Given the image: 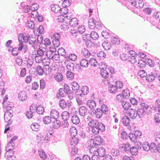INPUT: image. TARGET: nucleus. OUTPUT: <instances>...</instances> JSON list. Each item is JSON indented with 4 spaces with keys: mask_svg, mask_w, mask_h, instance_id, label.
<instances>
[{
    "mask_svg": "<svg viewBox=\"0 0 160 160\" xmlns=\"http://www.w3.org/2000/svg\"><path fill=\"white\" fill-rule=\"evenodd\" d=\"M52 120L51 117L47 116L43 118V121L44 124H48L51 122Z\"/></svg>",
    "mask_w": 160,
    "mask_h": 160,
    "instance_id": "obj_37",
    "label": "nucleus"
},
{
    "mask_svg": "<svg viewBox=\"0 0 160 160\" xmlns=\"http://www.w3.org/2000/svg\"><path fill=\"white\" fill-rule=\"evenodd\" d=\"M39 127V125L37 123H33L31 126V128L32 130L37 131Z\"/></svg>",
    "mask_w": 160,
    "mask_h": 160,
    "instance_id": "obj_45",
    "label": "nucleus"
},
{
    "mask_svg": "<svg viewBox=\"0 0 160 160\" xmlns=\"http://www.w3.org/2000/svg\"><path fill=\"white\" fill-rule=\"evenodd\" d=\"M130 57V56L129 55L128 52L127 53H122L120 57L121 59L123 61H128Z\"/></svg>",
    "mask_w": 160,
    "mask_h": 160,
    "instance_id": "obj_43",
    "label": "nucleus"
},
{
    "mask_svg": "<svg viewBox=\"0 0 160 160\" xmlns=\"http://www.w3.org/2000/svg\"><path fill=\"white\" fill-rule=\"evenodd\" d=\"M45 51H44L42 49H41L40 48L38 49L37 51V55L38 56L42 57L43 56L44 53Z\"/></svg>",
    "mask_w": 160,
    "mask_h": 160,
    "instance_id": "obj_54",
    "label": "nucleus"
},
{
    "mask_svg": "<svg viewBox=\"0 0 160 160\" xmlns=\"http://www.w3.org/2000/svg\"><path fill=\"white\" fill-rule=\"evenodd\" d=\"M28 42H29L30 44L32 45V46H33V45H36L37 44L35 38H30V37H29Z\"/></svg>",
    "mask_w": 160,
    "mask_h": 160,
    "instance_id": "obj_51",
    "label": "nucleus"
},
{
    "mask_svg": "<svg viewBox=\"0 0 160 160\" xmlns=\"http://www.w3.org/2000/svg\"><path fill=\"white\" fill-rule=\"evenodd\" d=\"M65 92L62 88H60L59 89L58 93L56 94V97L58 99H60L61 97H63L65 96Z\"/></svg>",
    "mask_w": 160,
    "mask_h": 160,
    "instance_id": "obj_18",
    "label": "nucleus"
},
{
    "mask_svg": "<svg viewBox=\"0 0 160 160\" xmlns=\"http://www.w3.org/2000/svg\"><path fill=\"white\" fill-rule=\"evenodd\" d=\"M14 107V104L12 102H8L6 106V110H10Z\"/></svg>",
    "mask_w": 160,
    "mask_h": 160,
    "instance_id": "obj_59",
    "label": "nucleus"
},
{
    "mask_svg": "<svg viewBox=\"0 0 160 160\" xmlns=\"http://www.w3.org/2000/svg\"><path fill=\"white\" fill-rule=\"evenodd\" d=\"M129 137L130 140L133 142H137V140L138 139V138L135 135V134H134L133 133H130Z\"/></svg>",
    "mask_w": 160,
    "mask_h": 160,
    "instance_id": "obj_40",
    "label": "nucleus"
},
{
    "mask_svg": "<svg viewBox=\"0 0 160 160\" xmlns=\"http://www.w3.org/2000/svg\"><path fill=\"white\" fill-rule=\"evenodd\" d=\"M96 20L93 18H90L88 21V25L89 28L91 29H94L95 28Z\"/></svg>",
    "mask_w": 160,
    "mask_h": 160,
    "instance_id": "obj_16",
    "label": "nucleus"
},
{
    "mask_svg": "<svg viewBox=\"0 0 160 160\" xmlns=\"http://www.w3.org/2000/svg\"><path fill=\"white\" fill-rule=\"evenodd\" d=\"M120 148L122 152L128 153H129V150L130 149V145L129 144H122L120 146Z\"/></svg>",
    "mask_w": 160,
    "mask_h": 160,
    "instance_id": "obj_10",
    "label": "nucleus"
},
{
    "mask_svg": "<svg viewBox=\"0 0 160 160\" xmlns=\"http://www.w3.org/2000/svg\"><path fill=\"white\" fill-rule=\"evenodd\" d=\"M62 1V6L64 7H67L70 5L72 1L71 0H65Z\"/></svg>",
    "mask_w": 160,
    "mask_h": 160,
    "instance_id": "obj_57",
    "label": "nucleus"
},
{
    "mask_svg": "<svg viewBox=\"0 0 160 160\" xmlns=\"http://www.w3.org/2000/svg\"><path fill=\"white\" fill-rule=\"evenodd\" d=\"M128 115L131 118L134 119L138 116L137 111L135 109L131 108L129 110Z\"/></svg>",
    "mask_w": 160,
    "mask_h": 160,
    "instance_id": "obj_11",
    "label": "nucleus"
},
{
    "mask_svg": "<svg viewBox=\"0 0 160 160\" xmlns=\"http://www.w3.org/2000/svg\"><path fill=\"white\" fill-rule=\"evenodd\" d=\"M154 122L155 123L160 122V114L156 113L154 115Z\"/></svg>",
    "mask_w": 160,
    "mask_h": 160,
    "instance_id": "obj_63",
    "label": "nucleus"
},
{
    "mask_svg": "<svg viewBox=\"0 0 160 160\" xmlns=\"http://www.w3.org/2000/svg\"><path fill=\"white\" fill-rule=\"evenodd\" d=\"M150 150L152 152H157V145L154 143H152L150 145Z\"/></svg>",
    "mask_w": 160,
    "mask_h": 160,
    "instance_id": "obj_35",
    "label": "nucleus"
},
{
    "mask_svg": "<svg viewBox=\"0 0 160 160\" xmlns=\"http://www.w3.org/2000/svg\"><path fill=\"white\" fill-rule=\"evenodd\" d=\"M80 65L82 67L87 68L88 65V62L86 59H82L80 62Z\"/></svg>",
    "mask_w": 160,
    "mask_h": 160,
    "instance_id": "obj_30",
    "label": "nucleus"
},
{
    "mask_svg": "<svg viewBox=\"0 0 160 160\" xmlns=\"http://www.w3.org/2000/svg\"><path fill=\"white\" fill-rule=\"evenodd\" d=\"M78 150L77 148L73 146L71 148V155L72 156H74L77 153Z\"/></svg>",
    "mask_w": 160,
    "mask_h": 160,
    "instance_id": "obj_60",
    "label": "nucleus"
},
{
    "mask_svg": "<svg viewBox=\"0 0 160 160\" xmlns=\"http://www.w3.org/2000/svg\"><path fill=\"white\" fill-rule=\"evenodd\" d=\"M71 85L72 86V88L73 91L78 90L79 89V86L76 82H72Z\"/></svg>",
    "mask_w": 160,
    "mask_h": 160,
    "instance_id": "obj_41",
    "label": "nucleus"
},
{
    "mask_svg": "<svg viewBox=\"0 0 160 160\" xmlns=\"http://www.w3.org/2000/svg\"><path fill=\"white\" fill-rule=\"evenodd\" d=\"M39 153L40 157L42 159L44 160L46 158V154L45 152L42 150L41 149L38 151Z\"/></svg>",
    "mask_w": 160,
    "mask_h": 160,
    "instance_id": "obj_47",
    "label": "nucleus"
},
{
    "mask_svg": "<svg viewBox=\"0 0 160 160\" xmlns=\"http://www.w3.org/2000/svg\"><path fill=\"white\" fill-rule=\"evenodd\" d=\"M23 35L24 34L22 33H20L18 35V39L20 43L18 45L19 47L18 49L19 50V51H21L22 48V46H23V41H22V37Z\"/></svg>",
    "mask_w": 160,
    "mask_h": 160,
    "instance_id": "obj_23",
    "label": "nucleus"
},
{
    "mask_svg": "<svg viewBox=\"0 0 160 160\" xmlns=\"http://www.w3.org/2000/svg\"><path fill=\"white\" fill-rule=\"evenodd\" d=\"M88 125L92 127V131L95 134H98L100 132H102L105 130V126L103 124L92 119L90 121Z\"/></svg>",
    "mask_w": 160,
    "mask_h": 160,
    "instance_id": "obj_1",
    "label": "nucleus"
},
{
    "mask_svg": "<svg viewBox=\"0 0 160 160\" xmlns=\"http://www.w3.org/2000/svg\"><path fill=\"white\" fill-rule=\"evenodd\" d=\"M97 151L98 153V156L100 157H104L106 153L105 149L102 147L98 148L97 149Z\"/></svg>",
    "mask_w": 160,
    "mask_h": 160,
    "instance_id": "obj_15",
    "label": "nucleus"
},
{
    "mask_svg": "<svg viewBox=\"0 0 160 160\" xmlns=\"http://www.w3.org/2000/svg\"><path fill=\"white\" fill-rule=\"evenodd\" d=\"M143 150L146 151L150 150V145L147 142L144 145L142 146Z\"/></svg>",
    "mask_w": 160,
    "mask_h": 160,
    "instance_id": "obj_62",
    "label": "nucleus"
},
{
    "mask_svg": "<svg viewBox=\"0 0 160 160\" xmlns=\"http://www.w3.org/2000/svg\"><path fill=\"white\" fill-rule=\"evenodd\" d=\"M138 75L141 78L146 77L147 75V72L144 70H140L138 72Z\"/></svg>",
    "mask_w": 160,
    "mask_h": 160,
    "instance_id": "obj_56",
    "label": "nucleus"
},
{
    "mask_svg": "<svg viewBox=\"0 0 160 160\" xmlns=\"http://www.w3.org/2000/svg\"><path fill=\"white\" fill-rule=\"evenodd\" d=\"M101 75L102 77L105 78H108L109 77V74L107 71L105 70H101Z\"/></svg>",
    "mask_w": 160,
    "mask_h": 160,
    "instance_id": "obj_50",
    "label": "nucleus"
},
{
    "mask_svg": "<svg viewBox=\"0 0 160 160\" xmlns=\"http://www.w3.org/2000/svg\"><path fill=\"white\" fill-rule=\"evenodd\" d=\"M121 104L123 108L126 110L129 109L131 106L130 103L126 101H123Z\"/></svg>",
    "mask_w": 160,
    "mask_h": 160,
    "instance_id": "obj_25",
    "label": "nucleus"
},
{
    "mask_svg": "<svg viewBox=\"0 0 160 160\" xmlns=\"http://www.w3.org/2000/svg\"><path fill=\"white\" fill-rule=\"evenodd\" d=\"M137 146H138V145H137L136 147L130 148V149L129 150V153L130 152L132 155H137L138 152Z\"/></svg>",
    "mask_w": 160,
    "mask_h": 160,
    "instance_id": "obj_33",
    "label": "nucleus"
},
{
    "mask_svg": "<svg viewBox=\"0 0 160 160\" xmlns=\"http://www.w3.org/2000/svg\"><path fill=\"white\" fill-rule=\"evenodd\" d=\"M55 79L57 81L59 82L62 80L63 76L61 73H58L55 76Z\"/></svg>",
    "mask_w": 160,
    "mask_h": 160,
    "instance_id": "obj_58",
    "label": "nucleus"
},
{
    "mask_svg": "<svg viewBox=\"0 0 160 160\" xmlns=\"http://www.w3.org/2000/svg\"><path fill=\"white\" fill-rule=\"evenodd\" d=\"M153 17L160 21V12H156L154 13L153 15Z\"/></svg>",
    "mask_w": 160,
    "mask_h": 160,
    "instance_id": "obj_64",
    "label": "nucleus"
},
{
    "mask_svg": "<svg viewBox=\"0 0 160 160\" xmlns=\"http://www.w3.org/2000/svg\"><path fill=\"white\" fill-rule=\"evenodd\" d=\"M79 112L81 116L83 117V118L87 115L88 113L87 108L83 106H81L79 108Z\"/></svg>",
    "mask_w": 160,
    "mask_h": 160,
    "instance_id": "obj_7",
    "label": "nucleus"
},
{
    "mask_svg": "<svg viewBox=\"0 0 160 160\" xmlns=\"http://www.w3.org/2000/svg\"><path fill=\"white\" fill-rule=\"evenodd\" d=\"M101 110L103 114H107L108 112V107L104 104L101 106Z\"/></svg>",
    "mask_w": 160,
    "mask_h": 160,
    "instance_id": "obj_36",
    "label": "nucleus"
},
{
    "mask_svg": "<svg viewBox=\"0 0 160 160\" xmlns=\"http://www.w3.org/2000/svg\"><path fill=\"white\" fill-rule=\"evenodd\" d=\"M71 121L74 124L76 125L78 124L80 122L79 118L76 115H74L72 116Z\"/></svg>",
    "mask_w": 160,
    "mask_h": 160,
    "instance_id": "obj_21",
    "label": "nucleus"
},
{
    "mask_svg": "<svg viewBox=\"0 0 160 160\" xmlns=\"http://www.w3.org/2000/svg\"><path fill=\"white\" fill-rule=\"evenodd\" d=\"M52 127L55 129L58 128L61 125V122L59 119H54L52 120Z\"/></svg>",
    "mask_w": 160,
    "mask_h": 160,
    "instance_id": "obj_14",
    "label": "nucleus"
},
{
    "mask_svg": "<svg viewBox=\"0 0 160 160\" xmlns=\"http://www.w3.org/2000/svg\"><path fill=\"white\" fill-rule=\"evenodd\" d=\"M62 88L65 91L66 94H71L72 92V91L70 89L69 86L67 84H64V88Z\"/></svg>",
    "mask_w": 160,
    "mask_h": 160,
    "instance_id": "obj_27",
    "label": "nucleus"
},
{
    "mask_svg": "<svg viewBox=\"0 0 160 160\" xmlns=\"http://www.w3.org/2000/svg\"><path fill=\"white\" fill-rule=\"evenodd\" d=\"M108 91L111 93H114L117 91V88L114 85L110 84L108 88Z\"/></svg>",
    "mask_w": 160,
    "mask_h": 160,
    "instance_id": "obj_26",
    "label": "nucleus"
},
{
    "mask_svg": "<svg viewBox=\"0 0 160 160\" xmlns=\"http://www.w3.org/2000/svg\"><path fill=\"white\" fill-rule=\"evenodd\" d=\"M62 118L64 122L66 123V127L68 126V121L69 118V113L67 111H63L62 114Z\"/></svg>",
    "mask_w": 160,
    "mask_h": 160,
    "instance_id": "obj_5",
    "label": "nucleus"
},
{
    "mask_svg": "<svg viewBox=\"0 0 160 160\" xmlns=\"http://www.w3.org/2000/svg\"><path fill=\"white\" fill-rule=\"evenodd\" d=\"M74 65L73 63L69 62L67 66V68L68 70V71H74Z\"/></svg>",
    "mask_w": 160,
    "mask_h": 160,
    "instance_id": "obj_42",
    "label": "nucleus"
},
{
    "mask_svg": "<svg viewBox=\"0 0 160 160\" xmlns=\"http://www.w3.org/2000/svg\"><path fill=\"white\" fill-rule=\"evenodd\" d=\"M30 10L34 12L33 13L31 12V13L32 17H34V15H35V16L37 15V14H38V12L36 11V10L35 9V8H34V7L32 5L30 7Z\"/></svg>",
    "mask_w": 160,
    "mask_h": 160,
    "instance_id": "obj_53",
    "label": "nucleus"
},
{
    "mask_svg": "<svg viewBox=\"0 0 160 160\" xmlns=\"http://www.w3.org/2000/svg\"><path fill=\"white\" fill-rule=\"evenodd\" d=\"M69 24L72 27H76L78 25V20L76 18H72L69 21Z\"/></svg>",
    "mask_w": 160,
    "mask_h": 160,
    "instance_id": "obj_19",
    "label": "nucleus"
},
{
    "mask_svg": "<svg viewBox=\"0 0 160 160\" xmlns=\"http://www.w3.org/2000/svg\"><path fill=\"white\" fill-rule=\"evenodd\" d=\"M111 41L113 44H118L120 43L119 39L115 37H112L111 38Z\"/></svg>",
    "mask_w": 160,
    "mask_h": 160,
    "instance_id": "obj_55",
    "label": "nucleus"
},
{
    "mask_svg": "<svg viewBox=\"0 0 160 160\" xmlns=\"http://www.w3.org/2000/svg\"><path fill=\"white\" fill-rule=\"evenodd\" d=\"M70 133L72 137H75L77 135L76 128L74 127H71L70 129Z\"/></svg>",
    "mask_w": 160,
    "mask_h": 160,
    "instance_id": "obj_32",
    "label": "nucleus"
},
{
    "mask_svg": "<svg viewBox=\"0 0 160 160\" xmlns=\"http://www.w3.org/2000/svg\"><path fill=\"white\" fill-rule=\"evenodd\" d=\"M46 55L47 57L49 59H55L54 56H58V55L57 54L54 53V54L52 52V51H48L46 52Z\"/></svg>",
    "mask_w": 160,
    "mask_h": 160,
    "instance_id": "obj_28",
    "label": "nucleus"
},
{
    "mask_svg": "<svg viewBox=\"0 0 160 160\" xmlns=\"http://www.w3.org/2000/svg\"><path fill=\"white\" fill-rule=\"evenodd\" d=\"M72 103L70 101H68L67 102L63 99L61 100L59 102L60 107L62 109L67 108L68 109L71 108Z\"/></svg>",
    "mask_w": 160,
    "mask_h": 160,
    "instance_id": "obj_3",
    "label": "nucleus"
},
{
    "mask_svg": "<svg viewBox=\"0 0 160 160\" xmlns=\"http://www.w3.org/2000/svg\"><path fill=\"white\" fill-rule=\"evenodd\" d=\"M126 5L128 6H134L138 9L142 8L144 5V2L142 0H127L126 1Z\"/></svg>",
    "mask_w": 160,
    "mask_h": 160,
    "instance_id": "obj_2",
    "label": "nucleus"
},
{
    "mask_svg": "<svg viewBox=\"0 0 160 160\" xmlns=\"http://www.w3.org/2000/svg\"><path fill=\"white\" fill-rule=\"evenodd\" d=\"M103 140L100 136H98L97 137H96L94 138L93 141V144L94 145L92 146L91 147V148H92V147H93L94 146H96L100 145V144L102 143Z\"/></svg>",
    "mask_w": 160,
    "mask_h": 160,
    "instance_id": "obj_9",
    "label": "nucleus"
},
{
    "mask_svg": "<svg viewBox=\"0 0 160 160\" xmlns=\"http://www.w3.org/2000/svg\"><path fill=\"white\" fill-rule=\"evenodd\" d=\"M98 58L101 59H104L106 57L105 53L102 51H100L97 53Z\"/></svg>",
    "mask_w": 160,
    "mask_h": 160,
    "instance_id": "obj_31",
    "label": "nucleus"
},
{
    "mask_svg": "<svg viewBox=\"0 0 160 160\" xmlns=\"http://www.w3.org/2000/svg\"><path fill=\"white\" fill-rule=\"evenodd\" d=\"M141 108H144L145 111V115H150L152 112V109L149 106L144 102H142L140 103Z\"/></svg>",
    "mask_w": 160,
    "mask_h": 160,
    "instance_id": "obj_4",
    "label": "nucleus"
},
{
    "mask_svg": "<svg viewBox=\"0 0 160 160\" xmlns=\"http://www.w3.org/2000/svg\"><path fill=\"white\" fill-rule=\"evenodd\" d=\"M116 99L117 100H118V101L120 102L121 103L123 102V101H125V100L123 94L122 95L119 94L117 95L116 97Z\"/></svg>",
    "mask_w": 160,
    "mask_h": 160,
    "instance_id": "obj_52",
    "label": "nucleus"
},
{
    "mask_svg": "<svg viewBox=\"0 0 160 160\" xmlns=\"http://www.w3.org/2000/svg\"><path fill=\"white\" fill-rule=\"evenodd\" d=\"M121 122L124 126H129L130 125V120L128 117L125 116L122 118Z\"/></svg>",
    "mask_w": 160,
    "mask_h": 160,
    "instance_id": "obj_13",
    "label": "nucleus"
},
{
    "mask_svg": "<svg viewBox=\"0 0 160 160\" xmlns=\"http://www.w3.org/2000/svg\"><path fill=\"white\" fill-rule=\"evenodd\" d=\"M78 142V139L77 138L75 137H73L71 140H70V143L71 145H77Z\"/></svg>",
    "mask_w": 160,
    "mask_h": 160,
    "instance_id": "obj_29",
    "label": "nucleus"
},
{
    "mask_svg": "<svg viewBox=\"0 0 160 160\" xmlns=\"http://www.w3.org/2000/svg\"><path fill=\"white\" fill-rule=\"evenodd\" d=\"M117 87V89L118 88H121L123 87V84L122 82L120 81H117L115 82V85H114Z\"/></svg>",
    "mask_w": 160,
    "mask_h": 160,
    "instance_id": "obj_61",
    "label": "nucleus"
},
{
    "mask_svg": "<svg viewBox=\"0 0 160 160\" xmlns=\"http://www.w3.org/2000/svg\"><path fill=\"white\" fill-rule=\"evenodd\" d=\"M102 45L104 49L106 50H108L111 48V45L109 42H104L102 43Z\"/></svg>",
    "mask_w": 160,
    "mask_h": 160,
    "instance_id": "obj_34",
    "label": "nucleus"
},
{
    "mask_svg": "<svg viewBox=\"0 0 160 160\" xmlns=\"http://www.w3.org/2000/svg\"><path fill=\"white\" fill-rule=\"evenodd\" d=\"M111 155L114 157H118L120 155L119 151L116 149H112L111 151Z\"/></svg>",
    "mask_w": 160,
    "mask_h": 160,
    "instance_id": "obj_46",
    "label": "nucleus"
},
{
    "mask_svg": "<svg viewBox=\"0 0 160 160\" xmlns=\"http://www.w3.org/2000/svg\"><path fill=\"white\" fill-rule=\"evenodd\" d=\"M36 109L37 112L39 114H42L44 111V108L41 105L38 106Z\"/></svg>",
    "mask_w": 160,
    "mask_h": 160,
    "instance_id": "obj_38",
    "label": "nucleus"
},
{
    "mask_svg": "<svg viewBox=\"0 0 160 160\" xmlns=\"http://www.w3.org/2000/svg\"><path fill=\"white\" fill-rule=\"evenodd\" d=\"M91 37L94 40H97L99 36L97 33L95 31H92L91 32Z\"/></svg>",
    "mask_w": 160,
    "mask_h": 160,
    "instance_id": "obj_48",
    "label": "nucleus"
},
{
    "mask_svg": "<svg viewBox=\"0 0 160 160\" xmlns=\"http://www.w3.org/2000/svg\"><path fill=\"white\" fill-rule=\"evenodd\" d=\"M50 117L52 119H59V113L56 109H52L50 112Z\"/></svg>",
    "mask_w": 160,
    "mask_h": 160,
    "instance_id": "obj_12",
    "label": "nucleus"
},
{
    "mask_svg": "<svg viewBox=\"0 0 160 160\" xmlns=\"http://www.w3.org/2000/svg\"><path fill=\"white\" fill-rule=\"evenodd\" d=\"M25 91H22L20 92L18 94L19 98L21 101H23L27 99V96Z\"/></svg>",
    "mask_w": 160,
    "mask_h": 160,
    "instance_id": "obj_22",
    "label": "nucleus"
},
{
    "mask_svg": "<svg viewBox=\"0 0 160 160\" xmlns=\"http://www.w3.org/2000/svg\"><path fill=\"white\" fill-rule=\"evenodd\" d=\"M52 10L55 13H57L59 12L60 13H62V10L64 9V8H61L57 4L52 5L51 6Z\"/></svg>",
    "mask_w": 160,
    "mask_h": 160,
    "instance_id": "obj_8",
    "label": "nucleus"
},
{
    "mask_svg": "<svg viewBox=\"0 0 160 160\" xmlns=\"http://www.w3.org/2000/svg\"><path fill=\"white\" fill-rule=\"evenodd\" d=\"M157 76V74L156 72H152L151 73H147L146 79L148 82H151L155 80Z\"/></svg>",
    "mask_w": 160,
    "mask_h": 160,
    "instance_id": "obj_6",
    "label": "nucleus"
},
{
    "mask_svg": "<svg viewBox=\"0 0 160 160\" xmlns=\"http://www.w3.org/2000/svg\"><path fill=\"white\" fill-rule=\"evenodd\" d=\"M81 91L83 95H86L89 92L88 88L86 86H82L81 88Z\"/></svg>",
    "mask_w": 160,
    "mask_h": 160,
    "instance_id": "obj_39",
    "label": "nucleus"
},
{
    "mask_svg": "<svg viewBox=\"0 0 160 160\" xmlns=\"http://www.w3.org/2000/svg\"><path fill=\"white\" fill-rule=\"evenodd\" d=\"M93 112L95 114L96 117L99 119L100 118L103 114L101 110V108H97Z\"/></svg>",
    "mask_w": 160,
    "mask_h": 160,
    "instance_id": "obj_17",
    "label": "nucleus"
},
{
    "mask_svg": "<svg viewBox=\"0 0 160 160\" xmlns=\"http://www.w3.org/2000/svg\"><path fill=\"white\" fill-rule=\"evenodd\" d=\"M87 104L91 109H94L96 106L95 101L92 100H88L87 102Z\"/></svg>",
    "mask_w": 160,
    "mask_h": 160,
    "instance_id": "obj_24",
    "label": "nucleus"
},
{
    "mask_svg": "<svg viewBox=\"0 0 160 160\" xmlns=\"http://www.w3.org/2000/svg\"><path fill=\"white\" fill-rule=\"evenodd\" d=\"M36 70L39 75H42L44 72L43 69L41 66L40 65L37 67Z\"/></svg>",
    "mask_w": 160,
    "mask_h": 160,
    "instance_id": "obj_49",
    "label": "nucleus"
},
{
    "mask_svg": "<svg viewBox=\"0 0 160 160\" xmlns=\"http://www.w3.org/2000/svg\"><path fill=\"white\" fill-rule=\"evenodd\" d=\"M74 73L72 71H68L66 73L67 78L69 80L73 79L74 77Z\"/></svg>",
    "mask_w": 160,
    "mask_h": 160,
    "instance_id": "obj_44",
    "label": "nucleus"
},
{
    "mask_svg": "<svg viewBox=\"0 0 160 160\" xmlns=\"http://www.w3.org/2000/svg\"><path fill=\"white\" fill-rule=\"evenodd\" d=\"M137 111V115L140 118L144 117L146 115L144 108H141L138 109Z\"/></svg>",
    "mask_w": 160,
    "mask_h": 160,
    "instance_id": "obj_20",
    "label": "nucleus"
}]
</instances>
